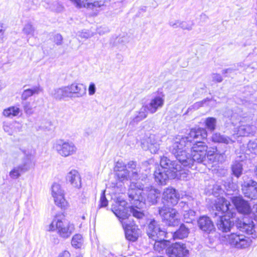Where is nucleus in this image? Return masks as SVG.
Listing matches in <instances>:
<instances>
[{"instance_id":"1","label":"nucleus","mask_w":257,"mask_h":257,"mask_svg":"<svg viewBox=\"0 0 257 257\" xmlns=\"http://www.w3.org/2000/svg\"><path fill=\"white\" fill-rule=\"evenodd\" d=\"M213 210L212 214L214 217L218 216L216 222L218 229L223 232L230 231L234 225L233 218L235 209L233 208L229 201L223 198H219L214 204Z\"/></svg>"},{"instance_id":"2","label":"nucleus","mask_w":257,"mask_h":257,"mask_svg":"<svg viewBox=\"0 0 257 257\" xmlns=\"http://www.w3.org/2000/svg\"><path fill=\"white\" fill-rule=\"evenodd\" d=\"M115 210L116 216L118 218L124 229L126 239L130 241H136L141 234V230L136 225L134 221L128 222L129 220H123L125 219L128 216V214L127 213V212H121V211L120 210Z\"/></svg>"},{"instance_id":"3","label":"nucleus","mask_w":257,"mask_h":257,"mask_svg":"<svg viewBox=\"0 0 257 257\" xmlns=\"http://www.w3.org/2000/svg\"><path fill=\"white\" fill-rule=\"evenodd\" d=\"M56 229L57 233L63 239L69 238L74 231V226L64 218V215H56L49 226V230Z\"/></svg>"},{"instance_id":"4","label":"nucleus","mask_w":257,"mask_h":257,"mask_svg":"<svg viewBox=\"0 0 257 257\" xmlns=\"http://www.w3.org/2000/svg\"><path fill=\"white\" fill-rule=\"evenodd\" d=\"M144 184L138 182H131L127 192L128 200L136 208H142L146 204V199L144 192Z\"/></svg>"},{"instance_id":"5","label":"nucleus","mask_w":257,"mask_h":257,"mask_svg":"<svg viewBox=\"0 0 257 257\" xmlns=\"http://www.w3.org/2000/svg\"><path fill=\"white\" fill-rule=\"evenodd\" d=\"M191 142L185 137H179L170 147V151L178 162L182 164L186 159L187 150H189Z\"/></svg>"},{"instance_id":"6","label":"nucleus","mask_w":257,"mask_h":257,"mask_svg":"<svg viewBox=\"0 0 257 257\" xmlns=\"http://www.w3.org/2000/svg\"><path fill=\"white\" fill-rule=\"evenodd\" d=\"M224 117L229 118L231 123L235 125L238 122H249L252 120L253 113L243 112L241 108L236 106L233 109L226 108L223 112Z\"/></svg>"},{"instance_id":"7","label":"nucleus","mask_w":257,"mask_h":257,"mask_svg":"<svg viewBox=\"0 0 257 257\" xmlns=\"http://www.w3.org/2000/svg\"><path fill=\"white\" fill-rule=\"evenodd\" d=\"M158 212L166 225L175 226L179 224V214L176 209L163 206L158 208Z\"/></svg>"},{"instance_id":"8","label":"nucleus","mask_w":257,"mask_h":257,"mask_svg":"<svg viewBox=\"0 0 257 257\" xmlns=\"http://www.w3.org/2000/svg\"><path fill=\"white\" fill-rule=\"evenodd\" d=\"M126 205L127 203L125 201L123 200H120L118 201V202H116V204L112 207V211L115 215L116 211L115 210H120L121 211V212H127V213L128 214V216H127L125 219L123 220H129L128 222L134 221L132 218L131 214H132L133 217H135L137 219H142L145 217V214L143 212L140 210V208H135L133 206L128 207Z\"/></svg>"},{"instance_id":"9","label":"nucleus","mask_w":257,"mask_h":257,"mask_svg":"<svg viewBox=\"0 0 257 257\" xmlns=\"http://www.w3.org/2000/svg\"><path fill=\"white\" fill-rule=\"evenodd\" d=\"M25 156L22 163L14 167L9 173V176L12 179H17L22 174L29 171L33 166V156L31 154L24 153Z\"/></svg>"},{"instance_id":"10","label":"nucleus","mask_w":257,"mask_h":257,"mask_svg":"<svg viewBox=\"0 0 257 257\" xmlns=\"http://www.w3.org/2000/svg\"><path fill=\"white\" fill-rule=\"evenodd\" d=\"M146 233L152 240H156L163 238H168V233L160 227L159 222L154 219L148 220Z\"/></svg>"},{"instance_id":"11","label":"nucleus","mask_w":257,"mask_h":257,"mask_svg":"<svg viewBox=\"0 0 257 257\" xmlns=\"http://www.w3.org/2000/svg\"><path fill=\"white\" fill-rule=\"evenodd\" d=\"M53 148L59 155L63 157L73 155L77 150V148L73 143L62 139L55 142Z\"/></svg>"},{"instance_id":"12","label":"nucleus","mask_w":257,"mask_h":257,"mask_svg":"<svg viewBox=\"0 0 257 257\" xmlns=\"http://www.w3.org/2000/svg\"><path fill=\"white\" fill-rule=\"evenodd\" d=\"M225 238L228 244L237 248H246L252 241L249 237L237 233H232L225 236Z\"/></svg>"},{"instance_id":"13","label":"nucleus","mask_w":257,"mask_h":257,"mask_svg":"<svg viewBox=\"0 0 257 257\" xmlns=\"http://www.w3.org/2000/svg\"><path fill=\"white\" fill-rule=\"evenodd\" d=\"M191 152V154H187L186 159L182 163L183 166L186 169L190 168L195 170L197 168V165L202 163L205 164L206 154L199 152Z\"/></svg>"},{"instance_id":"14","label":"nucleus","mask_w":257,"mask_h":257,"mask_svg":"<svg viewBox=\"0 0 257 257\" xmlns=\"http://www.w3.org/2000/svg\"><path fill=\"white\" fill-rule=\"evenodd\" d=\"M161 169H164L165 170H168L169 172L171 173V177L172 178H175L178 175L177 172L182 171V169H185L182 164L178 162V160L176 161L171 160L167 157L163 156L160 160Z\"/></svg>"},{"instance_id":"15","label":"nucleus","mask_w":257,"mask_h":257,"mask_svg":"<svg viewBox=\"0 0 257 257\" xmlns=\"http://www.w3.org/2000/svg\"><path fill=\"white\" fill-rule=\"evenodd\" d=\"M144 184V192L146 199V203L150 205L156 204L159 200L161 196V191L151 186L149 183V179L146 181H143Z\"/></svg>"},{"instance_id":"16","label":"nucleus","mask_w":257,"mask_h":257,"mask_svg":"<svg viewBox=\"0 0 257 257\" xmlns=\"http://www.w3.org/2000/svg\"><path fill=\"white\" fill-rule=\"evenodd\" d=\"M246 177H243V182L241 183V190L244 196L251 200L257 199V182L252 179L245 181Z\"/></svg>"},{"instance_id":"17","label":"nucleus","mask_w":257,"mask_h":257,"mask_svg":"<svg viewBox=\"0 0 257 257\" xmlns=\"http://www.w3.org/2000/svg\"><path fill=\"white\" fill-rule=\"evenodd\" d=\"M189 254L186 244L182 242L172 243L167 249V255L169 257H188Z\"/></svg>"},{"instance_id":"18","label":"nucleus","mask_w":257,"mask_h":257,"mask_svg":"<svg viewBox=\"0 0 257 257\" xmlns=\"http://www.w3.org/2000/svg\"><path fill=\"white\" fill-rule=\"evenodd\" d=\"M125 166L126 169L130 170L128 171L131 174V179L139 180L142 181L148 180L147 171L146 170V173H143L141 168L137 166L136 162L130 161L125 165Z\"/></svg>"},{"instance_id":"19","label":"nucleus","mask_w":257,"mask_h":257,"mask_svg":"<svg viewBox=\"0 0 257 257\" xmlns=\"http://www.w3.org/2000/svg\"><path fill=\"white\" fill-rule=\"evenodd\" d=\"M236 227L240 231L251 235L253 238L257 237V227L251 219H244L237 223Z\"/></svg>"},{"instance_id":"20","label":"nucleus","mask_w":257,"mask_h":257,"mask_svg":"<svg viewBox=\"0 0 257 257\" xmlns=\"http://www.w3.org/2000/svg\"><path fill=\"white\" fill-rule=\"evenodd\" d=\"M52 195L54 198L55 204L62 209H65L67 202L64 197L63 191L59 184L54 183L52 186Z\"/></svg>"},{"instance_id":"21","label":"nucleus","mask_w":257,"mask_h":257,"mask_svg":"<svg viewBox=\"0 0 257 257\" xmlns=\"http://www.w3.org/2000/svg\"><path fill=\"white\" fill-rule=\"evenodd\" d=\"M231 200L239 213L248 214L251 212V209L249 203L245 200L242 196H233L232 197Z\"/></svg>"},{"instance_id":"22","label":"nucleus","mask_w":257,"mask_h":257,"mask_svg":"<svg viewBox=\"0 0 257 257\" xmlns=\"http://www.w3.org/2000/svg\"><path fill=\"white\" fill-rule=\"evenodd\" d=\"M78 8H86L95 10L105 5L104 0H70Z\"/></svg>"},{"instance_id":"23","label":"nucleus","mask_w":257,"mask_h":257,"mask_svg":"<svg viewBox=\"0 0 257 257\" xmlns=\"http://www.w3.org/2000/svg\"><path fill=\"white\" fill-rule=\"evenodd\" d=\"M197 225L202 232L207 234L213 233L215 230L213 221L206 215L201 216L198 218Z\"/></svg>"},{"instance_id":"24","label":"nucleus","mask_w":257,"mask_h":257,"mask_svg":"<svg viewBox=\"0 0 257 257\" xmlns=\"http://www.w3.org/2000/svg\"><path fill=\"white\" fill-rule=\"evenodd\" d=\"M142 147L144 150L148 149L152 153L155 154L159 150L160 144L158 139L154 135H150L142 142Z\"/></svg>"},{"instance_id":"25","label":"nucleus","mask_w":257,"mask_h":257,"mask_svg":"<svg viewBox=\"0 0 257 257\" xmlns=\"http://www.w3.org/2000/svg\"><path fill=\"white\" fill-rule=\"evenodd\" d=\"M179 198L180 195L172 187L166 188L163 193V199L173 205L178 204Z\"/></svg>"},{"instance_id":"26","label":"nucleus","mask_w":257,"mask_h":257,"mask_svg":"<svg viewBox=\"0 0 257 257\" xmlns=\"http://www.w3.org/2000/svg\"><path fill=\"white\" fill-rule=\"evenodd\" d=\"M207 136L206 130L201 127H195L192 128L187 136L185 137L191 142H195L196 140L200 141L201 139H206Z\"/></svg>"},{"instance_id":"27","label":"nucleus","mask_w":257,"mask_h":257,"mask_svg":"<svg viewBox=\"0 0 257 257\" xmlns=\"http://www.w3.org/2000/svg\"><path fill=\"white\" fill-rule=\"evenodd\" d=\"M67 86L68 88L69 97H73L74 94H75L77 97H80L86 94V87L82 84L73 83Z\"/></svg>"},{"instance_id":"28","label":"nucleus","mask_w":257,"mask_h":257,"mask_svg":"<svg viewBox=\"0 0 257 257\" xmlns=\"http://www.w3.org/2000/svg\"><path fill=\"white\" fill-rule=\"evenodd\" d=\"M164 103V99L163 96H156L152 98L150 102L144 106L150 113H155L158 109L162 107Z\"/></svg>"},{"instance_id":"29","label":"nucleus","mask_w":257,"mask_h":257,"mask_svg":"<svg viewBox=\"0 0 257 257\" xmlns=\"http://www.w3.org/2000/svg\"><path fill=\"white\" fill-rule=\"evenodd\" d=\"M154 175L156 182L160 185H166L168 179L172 178L171 173L164 169L159 168L155 171Z\"/></svg>"},{"instance_id":"30","label":"nucleus","mask_w":257,"mask_h":257,"mask_svg":"<svg viewBox=\"0 0 257 257\" xmlns=\"http://www.w3.org/2000/svg\"><path fill=\"white\" fill-rule=\"evenodd\" d=\"M225 152V151L223 152L219 151L216 148H212L211 150L206 151V158L207 157V159L212 163L216 162L222 163L226 158Z\"/></svg>"},{"instance_id":"31","label":"nucleus","mask_w":257,"mask_h":257,"mask_svg":"<svg viewBox=\"0 0 257 257\" xmlns=\"http://www.w3.org/2000/svg\"><path fill=\"white\" fill-rule=\"evenodd\" d=\"M66 181L73 187L79 188L81 186L80 175L77 171L72 170L68 172L66 176Z\"/></svg>"},{"instance_id":"32","label":"nucleus","mask_w":257,"mask_h":257,"mask_svg":"<svg viewBox=\"0 0 257 257\" xmlns=\"http://www.w3.org/2000/svg\"><path fill=\"white\" fill-rule=\"evenodd\" d=\"M154 241H155L154 244L155 250L161 252L164 250H165L167 254V249L171 245L170 242L169 240L165 239V238H163L162 239H159Z\"/></svg>"},{"instance_id":"33","label":"nucleus","mask_w":257,"mask_h":257,"mask_svg":"<svg viewBox=\"0 0 257 257\" xmlns=\"http://www.w3.org/2000/svg\"><path fill=\"white\" fill-rule=\"evenodd\" d=\"M68 90L67 86L54 89L51 92V95L56 99H63L65 97H69Z\"/></svg>"},{"instance_id":"34","label":"nucleus","mask_w":257,"mask_h":257,"mask_svg":"<svg viewBox=\"0 0 257 257\" xmlns=\"http://www.w3.org/2000/svg\"><path fill=\"white\" fill-rule=\"evenodd\" d=\"M211 140L214 143H223L226 145L231 144L235 142L229 137L219 133L213 134L211 137Z\"/></svg>"},{"instance_id":"35","label":"nucleus","mask_w":257,"mask_h":257,"mask_svg":"<svg viewBox=\"0 0 257 257\" xmlns=\"http://www.w3.org/2000/svg\"><path fill=\"white\" fill-rule=\"evenodd\" d=\"M256 132L253 125H241L238 128V134L240 136H253Z\"/></svg>"},{"instance_id":"36","label":"nucleus","mask_w":257,"mask_h":257,"mask_svg":"<svg viewBox=\"0 0 257 257\" xmlns=\"http://www.w3.org/2000/svg\"><path fill=\"white\" fill-rule=\"evenodd\" d=\"M189 233V229L184 224H181L179 229L172 233L174 239H182L187 237Z\"/></svg>"},{"instance_id":"37","label":"nucleus","mask_w":257,"mask_h":257,"mask_svg":"<svg viewBox=\"0 0 257 257\" xmlns=\"http://www.w3.org/2000/svg\"><path fill=\"white\" fill-rule=\"evenodd\" d=\"M208 147L206 143L203 141L196 140L195 142H193V144L190 149L191 152H199L200 153L206 154Z\"/></svg>"},{"instance_id":"38","label":"nucleus","mask_w":257,"mask_h":257,"mask_svg":"<svg viewBox=\"0 0 257 257\" xmlns=\"http://www.w3.org/2000/svg\"><path fill=\"white\" fill-rule=\"evenodd\" d=\"M243 165L242 161H235L231 165L232 174L238 178L242 174Z\"/></svg>"},{"instance_id":"39","label":"nucleus","mask_w":257,"mask_h":257,"mask_svg":"<svg viewBox=\"0 0 257 257\" xmlns=\"http://www.w3.org/2000/svg\"><path fill=\"white\" fill-rule=\"evenodd\" d=\"M115 176L116 179L119 182L123 183L129 179L130 180H133L131 179V174H130V171L127 169L115 172Z\"/></svg>"},{"instance_id":"40","label":"nucleus","mask_w":257,"mask_h":257,"mask_svg":"<svg viewBox=\"0 0 257 257\" xmlns=\"http://www.w3.org/2000/svg\"><path fill=\"white\" fill-rule=\"evenodd\" d=\"M148 109L143 105L139 110L136 112V116L131 121V123H137L147 117L148 115Z\"/></svg>"},{"instance_id":"41","label":"nucleus","mask_w":257,"mask_h":257,"mask_svg":"<svg viewBox=\"0 0 257 257\" xmlns=\"http://www.w3.org/2000/svg\"><path fill=\"white\" fill-rule=\"evenodd\" d=\"M41 90L39 86L34 87L32 89H27L25 90L21 95V99L23 101L28 99L30 97L35 94H38Z\"/></svg>"},{"instance_id":"42","label":"nucleus","mask_w":257,"mask_h":257,"mask_svg":"<svg viewBox=\"0 0 257 257\" xmlns=\"http://www.w3.org/2000/svg\"><path fill=\"white\" fill-rule=\"evenodd\" d=\"M20 108L16 106H11L5 109L3 111L4 116L8 117H13L17 116L20 113Z\"/></svg>"},{"instance_id":"43","label":"nucleus","mask_w":257,"mask_h":257,"mask_svg":"<svg viewBox=\"0 0 257 257\" xmlns=\"http://www.w3.org/2000/svg\"><path fill=\"white\" fill-rule=\"evenodd\" d=\"M83 243L82 236L80 234L74 235L71 240V245L75 248H81Z\"/></svg>"},{"instance_id":"44","label":"nucleus","mask_w":257,"mask_h":257,"mask_svg":"<svg viewBox=\"0 0 257 257\" xmlns=\"http://www.w3.org/2000/svg\"><path fill=\"white\" fill-rule=\"evenodd\" d=\"M15 124L11 123L9 122H5L3 123V129L4 131L8 133L9 135H12L15 132H17L16 129L19 130L18 126H16ZM20 131V130H18Z\"/></svg>"},{"instance_id":"45","label":"nucleus","mask_w":257,"mask_h":257,"mask_svg":"<svg viewBox=\"0 0 257 257\" xmlns=\"http://www.w3.org/2000/svg\"><path fill=\"white\" fill-rule=\"evenodd\" d=\"M217 120L216 119L213 117H207L205 121L206 127L208 130L213 132L216 128Z\"/></svg>"},{"instance_id":"46","label":"nucleus","mask_w":257,"mask_h":257,"mask_svg":"<svg viewBox=\"0 0 257 257\" xmlns=\"http://www.w3.org/2000/svg\"><path fill=\"white\" fill-rule=\"evenodd\" d=\"M196 212L193 210H189L187 212L183 213L184 221L186 223H191L195 220Z\"/></svg>"},{"instance_id":"47","label":"nucleus","mask_w":257,"mask_h":257,"mask_svg":"<svg viewBox=\"0 0 257 257\" xmlns=\"http://www.w3.org/2000/svg\"><path fill=\"white\" fill-rule=\"evenodd\" d=\"M23 31L27 35L33 36L34 35L35 29L32 25L31 23H28L25 25Z\"/></svg>"},{"instance_id":"48","label":"nucleus","mask_w":257,"mask_h":257,"mask_svg":"<svg viewBox=\"0 0 257 257\" xmlns=\"http://www.w3.org/2000/svg\"><path fill=\"white\" fill-rule=\"evenodd\" d=\"M22 103L27 114L30 115L33 113L34 111L30 102L23 101Z\"/></svg>"},{"instance_id":"49","label":"nucleus","mask_w":257,"mask_h":257,"mask_svg":"<svg viewBox=\"0 0 257 257\" xmlns=\"http://www.w3.org/2000/svg\"><path fill=\"white\" fill-rule=\"evenodd\" d=\"M194 24L193 22L181 21L180 28L183 30L191 31L192 30V27L194 26Z\"/></svg>"},{"instance_id":"50","label":"nucleus","mask_w":257,"mask_h":257,"mask_svg":"<svg viewBox=\"0 0 257 257\" xmlns=\"http://www.w3.org/2000/svg\"><path fill=\"white\" fill-rule=\"evenodd\" d=\"M239 70V69L236 68L235 65L232 67H230L227 69H225L222 70V74L224 76V77H228L230 76V74L236 71Z\"/></svg>"},{"instance_id":"51","label":"nucleus","mask_w":257,"mask_h":257,"mask_svg":"<svg viewBox=\"0 0 257 257\" xmlns=\"http://www.w3.org/2000/svg\"><path fill=\"white\" fill-rule=\"evenodd\" d=\"M99 203V208L105 207L108 205V201L106 198L104 190L103 191L101 194Z\"/></svg>"},{"instance_id":"52","label":"nucleus","mask_w":257,"mask_h":257,"mask_svg":"<svg viewBox=\"0 0 257 257\" xmlns=\"http://www.w3.org/2000/svg\"><path fill=\"white\" fill-rule=\"evenodd\" d=\"M181 21L179 20H171L169 22V25L170 27L177 29L180 27Z\"/></svg>"},{"instance_id":"53","label":"nucleus","mask_w":257,"mask_h":257,"mask_svg":"<svg viewBox=\"0 0 257 257\" xmlns=\"http://www.w3.org/2000/svg\"><path fill=\"white\" fill-rule=\"evenodd\" d=\"M247 147L249 149H251L254 151V153H257V139L254 141H250L248 142Z\"/></svg>"},{"instance_id":"54","label":"nucleus","mask_w":257,"mask_h":257,"mask_svg":"<svg viewBox=\"0 0 257 257\" xmlns=\"http://www.w3.org/2000/svg\"><path fill=\"white\" fill-rule=\"evenodd\" d=\"M54 43L57 45H61L62 44L63 37L60 34H55L53 36Z\"/></svg>"},{"instance_id":"55","label":"nucleus","mask_w":257,"mask_h":257,"mask_svg":"<svg viewBox=\"0 0 257 257\" xmlns=\"http://www.w3.org/2000/svg\"><path fill=\"white\" fill-rule=\"evenodd\" d=\"M126 169L125 168V165H124L122 162L118 161L114 168V172H116L120 170H123Z\"/></svg>"},{"instance_id":"56","label":"nucleus","mask_w":257,"mask_h":257,"mask_svg":"<svg viewBox=\"0 0 257 257\" xmlns=\"http://www.w3.org/2000/svg\"><path fill=\"white\" fill-rule=\"evenodd\" d=\"M212 79L213 81L218 83L221 82L223 80L222 76L218 73H213L212 74Z\"/></svg>"},{"instance_id":"57","label":"nucleus","mask_w":257,"mask_h":257,"mask_svg":"<svg viewBox=\"0 0 257 257\" xmlns=\"http://www.w3.org/2000/svg\"><path fill=\"white\" fill-rule=\"evenodd\" d=\"M96 91V87L94 83H91L88 87L89 94L92 95L94 94Z\"/></svg>"},{"instance_id":"58","label":"nucleus","mask_w":257,"mask_h":257,"mask_svg":"<svg viewBox=\"0 0 257 257\" xmlns=\"http://www.w3.org/2000/svg\"><path fill=\"white\" fill-rule=\"evenodd\" d=\"M210 99H208V98H206L205 99H204L202 101H200V102H197L196 103H195L194 105H193V107L194 108H196V109H198L199 108V107H201L203 106V104L205 103L207 101H210Z\"/></svg>"},{"instance_id":"59","label":"nucleus","mask_w":257,"mask_h":257,"mask_svg":"<svg viewBox=\"0 0 257 257\" xmlns=\"http://www.w3.org/2000/svg\"><path fill=\"white\" fill-rule=\"evenodd\" d=\"M222 190L220 186L216 185L213 186L212 188V193L214 195H217L219 194V192Z\"/></svg>"},{"instance_id":"60","label":"nucleus","mask_w":257,"mask_h":257,"mask_svg":"<svg viewBox=\"0 0 257 257\" xmlns=\"http://www.w3.org/2000/svg\"><path fill=\"white\" fill-rule=\"evenodd\" d=\"M79 37L87 39L91 36V34L87 32H81L79 33V34L78 35Z\"/></svg>"},{"instance_id":"61","label":"nucleus","mask_w":257,"mask_h":257,"mask_svg":"<svg viewBox=\"0 0 257 257\" xmlns=\"http://www.w3.org/2000/svg\"><path fill=\"white\" fill-rule=\"evenodd\" d=\"M245 105L247 106L249 108H251L253 110H257V103H247L246 102L244 104Z\"/></svg>"},{"instance_id":"62","label":"nucleus","mask_w":257,"mask_h":257,"mask_svg":"<svg viewBox=\"0 0 257 257\" xmlns=\"http://www.w3.org/2000/svg\"><path fill=\"white\" fill-rule=\"evenodd\" d=\"M58 257H70V253L67 250H64L61 252Z\"/></svg>"},{"instance_id":"63","label":"nucleus","mask_w":257,"mask_h":257,"mask_svg":"<svg viewBox=\"0 0 257 257\" xmlns=\"http://www.w3.org/2000/svg\"><path fill=\"white\" fill-rule=\"evenodd\" d=\"M252 210L254 219L257 221V204L254 205Z\"/></svg>"},{"instance_id":"64","label":"nucleus","mask_w":257,"mask_h":257,"mask_svg":"<svg viewBox=\"0 0 257 257\" xmlns=\"http://www.w3.org/2000/svg\"><path fill=\"white\" fill-rule=\"evenodd\" d=\"M178 204L177 207L181 210H182L183 209L184 207L187 204V203L185 202H184L183 201L178 202Z\"/></svg>"}]
</instances>
